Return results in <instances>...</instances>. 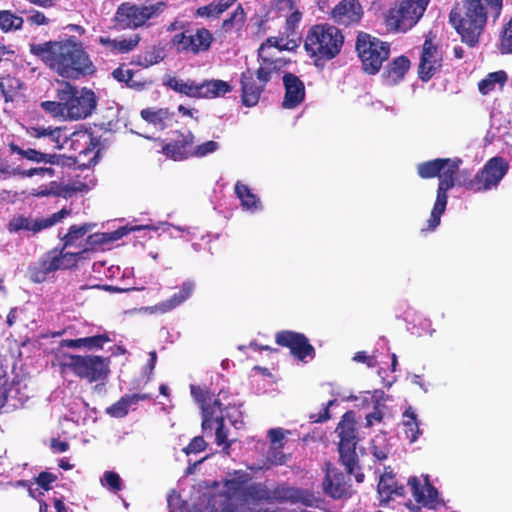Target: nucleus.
<instances>
[{
  "label": "nucleus",
  "mask_w": 512,
  "mask_h": 512,
  "mask_svg": "<svg viewBox=\"0 0 512 512\" xmlns=\"http://www.w3.org/2000/svg\"><path fill=\"white\" fill-rule=\"evenodd\" d=\"M275 341L278 345L289 348L292 355L300 361L306 362L307 358L314 357L315 349L302 333L290 330L280 331L275 335Z\"/></svg>",
  "instance_id": "obj_19"
},
{
  "label": "nucleus",
  "mask_w": 512,
  "mask_h": 512,
  "mask_svg": "<svg viewBox=\"0 0 512 512\" xmlns=\"http://www.w3.org/2000/svg\"><path fill=\"white\" fill-rule=\"evenodd\" d=\"M271 500L301 502L306 506H313L316 498L312 493L303 489L292 487H277L271 491Z\"/></svg>",
  "instance_id": "obj_28"
},
{
  "label": "nucleus",
  "mask_w": 512,
  "mask_h": 512,
  "mask_svg": "<svg viewBox=\"0 0 512 512\" xmlns=\"http://www.w3.org/2000/svg\"><path fill=\"white\" fill-rule=\"evenodd\" d=\"M232 90L231 86L223 80H206L199 83V98H216Z\"/></svg>",
  "instance_id": "obj_34"
},
{
  "label": "nucleus",
  "mask_w": 512,
  "mask_h": 512,
  "mask_svg": "<svg viewBox=\"0 0 512 512\" xmlns=\"http://www.w3.org/2000/svg\"><path fill=\"white\" fill-rule=\"evenodd\" d=\"M296 47V43L285 38L270 37L258 49V56L261 60L259 77L265 78L267 73H276L282 69L286 62L278 56L284 50L290 51Z\"/></svg>",
  "instance_id": "obj_11"
},
{
  "label": "nucleus",
  "mask_w": 512,
  "mask_h": 512,
  "mask_svg": "<svg viewBox=\"0 0 512 512\" xmlns=\"http://www.w3.org/2000/svg\"><path fill=\"white\" fill-rule=\"evenodd\" d=\"M56 480V476L52 473L42 472L37 478V483L44 490L50 489V484Z\"/></svg>",
  "instance_id": "obj_57"
},
{
  "label": "nucleus",
  "mask_w": 512,
  "mask_h": 512,
  "mask_svg": "<svg viewBox=\"0 0 512 512\" xmlns=\"http://www.w3.org/2000/svg\"><path fill=\"white\" fill-rule=\"evenodd\" d=\"M195 288V284L191 281H186L182 284L179 292L175 293L169 299L164 300L156 305L143 307L141 311L148 314H165L176 307L180 306L188 298L191 297Z\"/></svg>",
  "instance_id": "obj_22"
},
{
  "label": "nucleus",
  "mask_w": 512,
  "mask_h": 512,
  "mask_svg": "<svg viewBox=\"0 0 512 512\" xmlns=\"http://www.w3.org/2000/svg\"><path fill=\"white\" fill-rule=\"evenodd\" d=\"M191 394L193 398L200 404L202 410V429L205 433H211L215 428L216 443L225 445L224 451L229 454L230 443L227 442V431L225 430V418L229 419L231 424L236 427L237 420L233 419L230 409L226 408V414L222 408L221 399L215 397L207 391L196 386H191Z\"/></svg>",
  "instance_id": "obj_4"
},
{
  "label": "nucleus",
  "mask_w": 512,
  "mask_h": 512,
  "mask_svg": "<svg viewBox=\"0 0 512 512\" xmlns=\"http://www.w3.org/2000/svg\"><path fill=\"white\" fill-rule=\"evenodd\" d=\"M160 227L163 228L162 229L163 232H169L170 228H174V229H176L179 232L186 231V228L181 227V226H174L173 224L168 223V222H161V223H159L157 225H153V224L135 225V226L127 225V226H124V227H120L119 229L114 231L113 232V239H115V240L120 239L121 237L127 235L128 233L135 232V231H141V230L157 231V230L160 229Z\"/></svg>",
  "instance_id": "obj_35"
},
{
  "label": "nucleus",
  "mask_w": 512,
  "mask_h": 512,
  "mask_svg": "<svg viewBox=\"0 0 512 512\" xmlns=\"http://www.w3.org/2000/svg\"><path fill=\"white\" fill-rule=\"evenodd\" d=\"M23 18L11 12L10 10L0 11V29L5 32L20 30L23 25Z\"/></svg>",
  "instance_id": "obj_40"
},
{
  "label": "nucleus",
  "mask_w": 512,
  "mask_h": 512,
  "mask_svg": "<svg viewBox=\"0 0 512 512\" xmlns=\"http://www.w3.org/2000/svg\"><path fill=\"white\" fill-rule=\"evenodd\" d=\"M301 17L302 14L298 10L293 11L287 18V25L289 28L293 29L295 26H297L301 20Z\"/></svg>",
  "instance_id": "obj_64"
},
{
  "label": "nucleus",
  "mask_w": 512,
  "mask_h": 512,
  "mask_svg": "<svg viewBox=\"0 0 512 512\" xmlns=\"http://www.w3.org/2000/svg\"><path fill=\"white\" fill-rule=\"evenodd\" d=\"M378 494L382 503L388 502L392 496H403L404 487L397 486L394 477L390 472L385 471L381 476L378 483Z\"/></svg>",
  "instance_id": "obj_31"
},
{
  "label": "nucleus",
  "mask_w": 512,
  "mask_h": 512,
  "mask_svg": "<svg viewBox=\"0 0 512 512\" xmlns=\"http://www.w3.org/2000/svg\"><path fill=\"white\" fill-rule=\"evenodd\" d=\"M132 71L129 69H124L119 67L112 72V76L119 82H124L127 84L128 80H131Z\"/></svg>",
  "instance_id": "obj_59"
},
{
  "label": "nucleus",
  "mask_w": 512,
  "mask_h": 512,
  "mask_svg": "<svg viewBox=\"0 0 512 512\" xmlns=\"http://www.w3.org/2000/svg\"><path fill=\"white\" fill-rule=\"evenodd\" d=\"M164 84L169 87L170 89L184 94L188 97L192 98H199V83H196L195 81H184L182 79H179L177 77H168Z\"/></svg>",
  "instance_id": "obj_36"
},
{
  "label": "nucleus",
  "mask_w": 512,
  "mask_h": 512,
  "mask_svg": "<svg viewBox=\"0 0 512 512\" xmlns=\"http://www.w3.org/2000/svg\"><path fill=\"white\" fill-rule=\"evenodd\" d=\"M29 51L63 78L78 79L95 72L82 42L73 36L61 41L31 43Z\"/></svg>",
  "instance_id": "obj_1"
},
{
  "label": "nucleus",
  "mask_w": 512,
  "mask_h": 512,
  "mask_svg": "<svg viewBox=\"0 0 512 512\" xmlns=\"http://www.w3.org/2000/svg\"><path fill=\"white\" fill-rule=\"evenodd\" d=\"M13 391V385L8 384L6 370L0 361V408L8 398L13 397Z\"/></svg>",
  "instance_id": "obj_45"
},
{
  "label": "nucleus",
  "mask_w": 512,
  "mask_h": 512,
  "mask_svg": "<svg viewBox=\"0 0 512 512\" xmlns=\"http://www.w3.org/2000/svg\"><path fill=\"white\" fill-rule=\"evenodd\" d=\"M30 135L35 138H43L48 145L53 148L62 149L66 144L72 147L75 141L90 140V135L84 131H78L71 134L69 137L62 128L56 127H34L31 129Z\"/></svg>",
  "instance_id": "obj_18"
},
{
  "label": "nucleus",
  "mask_w": 512,
  "mask_h": 512,
  "mask_svg": "<svg viewBox=\"0 0 512 512\" xmlns=\"http://www.w3.org/2000/svg\"><path fill=\"white\" fill-rule=\"evenodd\" d=\"M205 447L206 443L204 439L201 436H197L190 442V444L186 448H184V452L186 454L199 453L203 451Z\"/></svg>",
  "instance_id": "obj_53"
},
{
  "label": "nucleus",
  "mask_w": 512,
  "mask_h": 512,
  "mask_svg": "<svg viewBox=\"0 0 512 512\" xmlns=\"http://www.w3.org/2000/svg\"><path fill=\"white\" fill-rule=\"evenodd\" d=\"M502 53H512V19L506 24L500 39Z\"/></svg>",
  "instance_id": "obj_47"
},
{
  "label": "nucleus",
  "mask_w": 512,
  "mask_h": 512,
  "mask_svg": "<svg viewBox=\"0 0 512 512\" xmlns=\"http://www.w3.org/2000/svg\"><path fill=\"white\" fill-rule=\"evenodd\" d=\"M234 192L240 200V206L243 211L255 214L263 210V204L260 197L246 184L237 181L234 187Z\"/></svg>",
  "instance_id": "obj_29"
},
{
  "label": "nucleus",
  "mask_w": 512,
  "mask_h": 512,
  "mask_svg": "<svg viewBox=\"0 0 512 512\" xmlns=\"http://www.w3.org/2000/svg\"><path fill=\"white\" fill-rule=\"evenodd\" d=\"M69 213L70 212L64 208L48 217L42 218H32L20 215L10 220L8 228L9 231L16 233L20 231L38 233L43 229L61 222L67 215H69Z\"/></svg>",
  "instance_id": "obj_17"
},
{
  "label": "nucleus",
  "mask_w": 512,
  "mask_h": 512,
  "mask_svg": "<svg viewBox=\"0 0 512 512\" xmlns=\"http://www.w3.org/2000/svg\"><path fill=\"white\" fill-rule=\"evenodd\" d=\"M251 476L238 470L209 495L211 512H243L248 503L271 500V490L262 483H251Z\"/></svg>",
  "instance_id": "obj_2"
},
{
  "label": "nucleus",
  "mask_w": 512,
  "mask_h": 512,
  "mask_svg": "<svg viewBox=\"0 0 512 512\" xmlns=\"http://www.w3.org/2000/svg\"><path fill=\"white\" fill-rule=\"evenodd\" d=\"M141 116L158 130H164L171 121V115L167 109H144L141 111Z\"/></svg>",
  "instance_id": "obj_37"
},
{
  "label": "nucleus",
  "mask_w": 512,
  "mask_h": 512,
  "mask_svg": "<svg viewBox=\"0 0 512 512\" xmlns=\"http://www.w3.org/2000/svg\"><path fill=\"white\" fill-rule=\"evenodd\" d=\"M442 52L430 41L423 44L422 54L419 64V77L423 81L430 80L435 72L441 67Z\"/></svg>",
  "instance_id": "obj_21"
},
{
  "label": "nucleus",
  "mask_w": 512,
  "mask_h": 512,
  "mask_svg": "<svg viewBox=\"0 0 512 512\" xmlns=\"http://www.w3.org/2000/svg\"><path fill=\"white\" fill-rule=\"evenodd\" d=\"M146 395L131 394L121 397L116 403L106 408V413L114 418L125 417L129 410L137 405L141 400H145Z\"/></svg>",
  "instance_id": "obj_32"
},
{
  "label": "nucleus",
  "mask_w": 512,
  "mask_h": 512,
  "mask_svg": "<svg viewBox=\"0 0 512 512\" xmlns=\"http://www.w3.org/2000/svg\"><path fill=\"white\" fill-rule=\"evenodd\" d=\"M508 169V162L500 156H495L486 162L473 179H469L468 173L462 171L459 185L474 192H485L496 188Z\"/></svg>",
  "instance_id": "obj_9"
},
{
  "label": "nucleus",
  "mask_w": 512,
  "mask_h": 512,
  "mask_svg": "<svg viewBox=\"0 0 512 512\" xmlns=\"http://www.w3.org/2000/svg\"><path fill=\"white\" fill-rule=\"evenodd\" d=\"M57 99V101H43L41 103V108L53 117H60L65 120L64 101L60 98Z\"/></svg>",
  "instance_id": "obj_46"
},
{
  "label": "nucleus",
  "mask_w": 512,
  "mask_h": 512,
  "mask_svg": "<svg viewBox=\"0 0 512 512\" xmlns=\"http://www.w3.org/2000/svg\"><path fill=\"white\" fill-rule=\"evenodd\" d=\"M14 174H18L22 177H33L35 175H41V176L48 175L49 177H52L54 175V169L44 168V167L31 168L28 170L17 169V170H14Z\"/></svg>",
  "instance_id": "obj_51"
},
{
  "label": "nucleus",
  "mask_w": 512,
  "mask_h": 512,
  "mask_svg": "<svg viewBox=\"0 0 512 512\" xmlns=\"http://www.w3.org/2000/svg\"><path fill=\"white\" fill-rule=\"evenodd\" d=\"M283 83L285 87L283 107L286 109H293L304 100V84L297 76L290 73L283 76Z\"/></svg>",
  "instance_id": "obj_24"
},
{
  "label": "nucleus",
  "mask_w": 512,
  "mask_h": 512,
  "mask_svg": "<svg viewBox=\"0 0 512 512\" xmlns=\"http://www.w3.org/2000/svg\"><path fill=\"white\" fill-rule=\"evenodd\" d=\"M282 447L272 446L268 452L267 459L273 465H281L285 462V455L281 451Z\"/></svg>",
  "instance_id": "obj_52"
},
{
  "label": "nucleus",
  "mask_w": 512,
  "mask_h": 512,
  "mask_svg": "<svg viewBox=\"0 0 512 512\" xmlns=\"http://www.w3.org/2000/svg\"><path fill=\"white\" fill-rule=\"evenodd\" d=\"M462 160L459 158H437L417 165L418 175L423 179L439 177L436 201L427 220L426 230L434 231L441 222V215L447 206V192L456 184L459 185L461 172H459Z\"/></svg>",
  "instance_id": "obj_3"
},
{
  "label": "nucleus",
  "mask_w": 512,
  "mask_h": 512,
  "mask_svg": "<svg viewBox=\"0 0 512 512\" xmlns=\"http://www.w3.org/2000/svg\"><path fill=\"white\" fill-rule=\"evenodd\" d=\"M274 6L282 12H290L294 9V0H274Z\"/></svg>",
  "instance_id": "obj_61"
},
{
  "label": "nucleus",
  "mask_w": 512,
  "mask_h": 512,
  "mask_svg": "<svg viewBox=\"0 0 512 512\" xmlns=\"http://www.w3.org/2000/svg\"><path fill=\"white\" fill-rule=\"evenodd\" d=\"M389 452L390 449L384 435L377 436L372 440L371 453L377 460L382 461L387 459Z\"/></svg>",
  "instance_id": "obj_44"
},
{
  "label": "nucleus",
  "mask_w": 512,
  "mask_h": 512,
  "mask_svg": "<svg viewBox=\"0 0 512 512\" xmlns=\"http://www.w3.org/2000/svg\"><path fill=\"white\" fill-rule=\"evenodd\" d=\"M27 21L35 25H46L48 24V19L46 16L40 11H34L30 16L27 17Z\"/></svg>",
  "instance_id": "obj_60"
},
{
  "label": "nucleus",
  "mask_w": 512,
  "mask_h": 512,
  "mask_svg": "<svg viewBox=\"0 0 512 512\" xmlns=\"http://www.w3.org/2000/svg\"><path fill=\"white\" fill-rule=\"evenodd\" d=\"M502 1L503 0H480L486 8L490 9V15L494 19H497L501 14Z\"/></svg>",
  "instance_id": "obj_55"
},
{
  "label": "nucleus",
  "mask_w": 512,
  "mask_h": 512,
  "mask_svg": "<svg viewBox=\"0 0 512 512\" xmlns=\"http://www.w3.org/2000/svg\"><path fill=\"white\" fill-rule=\"evenodd\" d=\"M219 149V144L215 141H207L196 147H192V156L204 157L216 152Z\"/></svg>",
  "instance_id": "obj_48"
},
{
  "label": "nucleus",
  "mask_w": 512,
  "mask_h": 512,
  "mask_svg": "<svg viewBox=\"0 0 512 512\" xmlns=\"http://www.w3.org/2000/svg\"><path fill=\"white\" fill-rule=\"evenodd\" d=\"M166 8L164 2L149 5L121 4L116 12V20L124 28H137L150 19L160 16Z\"/></svg>",
  "instance_id": "obj_12"
},
{
  "label": "nucleus",
  "mask_w": 512,
  "mask_h": 512,
  "mask_svg": "<svg viewBox=\"0 0 512 512\" xmlns=\"http://www.w3.org/2000/svg\"><path fill=\"white\" fill-rule=\"evenodd\" d=\"M402 425L404 426V432L406 438L414 443L417 441L422 431L419 427V420L415 409L412 406H408L402 414Z\"/></svg>",
  "instance_id": "obj_33"
},
{
  "label": "nucleus",
  "mask_w": 512,
  "mask_h": 512,
  "mask_svg": "<svg viewBox=\"0 0 512 512\" xmlns=\"http://www.w3.org/2000/svg\"><path fill=\"white\" fill-rule=\"evenodd\" d=\"M90 189V185L81 181L74 180L66 185V191L68 192H87Z\"/></svg>",
  "instance_id": "obj_58"
},
{
  "label": "nucleus",
  "mask_w": 512,
  "mask_h": 512,
  "mask_svg": "<svg viewBox=\"0 0 512 512\" xmlns=\"http://www.w3.org/2000/svg\"><path fill=\"white\" fill-rule=\"evenodd\" d=\"M197 15L199 17L207 18H218L220 16L215 3H210L209 5L199 7L197 9Z\"/></svg>",
  "instance_id": "obj_54"
},
{
  "label": "nucleus",
  "mask_w": 512,
  "mask_h": 512,
  "mask_svg": "<svg viewBox=\"0 0 512 512\" xmlns=\"http://www.w3.org/2000/svg\"><path fill=\"white\" fill-rule=\"evenodd\" d=\"M507 80L506 73L504 71H498L490 73L485 79L479 83V91L486 95L492 91L496 85H504Z\"/></svg>",
  "instance_id": "obj_42"
},
{
  "label": "nucleus",
  "mask_w": 512,
  "mask_h": 512,
  "mask_svg": "<svg viewBox=\"0 0 512 512\" xmlns=\"http://www.w3.org/2000/svg\"><path fill=\"white\" fill-rule=\"evenodd\" d=\"M78 254H80V251L61 253L60 255L47 254L29 269L30 279L35 283L45 281L50 273L73 266Z\"/></svg>",
  "instance_id": "obj_15"
},
{
  "label": "nucleus",
  "mask_w": 512,
  "mask_h": 512,
  "mask_svg": "<svg viewBox=\"0 0 512 512\" xmlns=\"http://www.w3.org/2000/svg\"><path fill=\"white\" fill-rule=\"evenodd\" d=\"M324 491L330 497L340 499L349 494V484L346 475L334 469H328L323 482Z\"/></svg>",
  "instance_id": "obj_27"
},
{
  "label": "nucleus",
  "mask_w": 512,
  "mask_h": 512,
  "mask_svg": "<svg viewBox=\"0 0 512 512\" xmlns=\"http://www.w3.org/2000/svg\"><path fill=\"white\" fill-rule=\"evenodd\" d=\"M356 51L362 61L364 71L368 74H376L382 63L389 57L390 44L367 33H359Z\"/></svg>",
  "instance_id": "obj_10"
},
{
  "label": "nucleus",
  "mask_w": 512,
  "mask_h": 512,
  "mask_svg": "<svg viewBox=\"0 0 512 512\" xmlns=\"http://www.w3.org/2000/svg\"><path fill=\"white\" fill-rule=\"evenodd\" d=\"M213 39V35L208 29L199 28L175 34L172 38V44L178 52L196 55L209 50Z\"/></svg>",
  "instance_id": "obj_16"
},
{
  "label": "nucleus",
  "mask_w": 512,
  "mask_h": 512,
  "mask_svg": "<svg viewBox=\"0 0 512 512\" xmlns=\"http://www.w3.org/2000/svg\"><path fill=\"white\" fill-rule=\"evenodd\" d=\"M12 151L21 155L23 158L27 160L36 162V163H50L55 164L58 161V156L55 154H47L37 151L35 149H22L16 145H11Z\"/></svg>",
  "instance_id": "obj_38"
},
{
  "label": "nucleus",
  "mask_w": 512,
  "mask_h": 512,
  "mask_svg": "<svg viewBox=\"0 0 512 512\" xmlns=\"http://www.w3.org/2000/svg\"><path fill=\"white\" fill-rule=\"evenodd\" d=\"M408 485L418 503L428 508H435L438 504V491L427 480L422 484L420 480L413 477L408 480Z\"/></svg>",
  "instance_id": "obj_25"
},
{
  "label": "nucleus",
  "mask_w": 512,
  "mask_h": 512,
  "mask_svg": "<svg viewBox=\"0 0 512 512\" xmlns=\"http://www.w3.org/2000/svg\"><path fill=\"white\" fill-rule=\"evenodd\" d=\"M57 98L64 101L65 120H80L90 116L96 108L97 100L93 91L77 88L69 83L57 91Z\"/></svg>",
  "instance_id": "obj_8"
},
{
  "label": "nucleus",
  "mask_w": 512,
  "mask_h": 512,
  "mask_svg": "<svg viewBox=\"0 0 512 512\" xmlns=\"http://www.w3.org/2000/svg\"><path fill=\"white\" fill-rule=\"evenodd\" d=\"M63 365L89 382L103 380L109 373L108 359L100 356H69V361Z\"/></svg>",
  "instance_id": "obj_13"
},
{
  "label": "nucleus",
  "mask_w": 512,
  "mask_h": 512,
  "mask_svg": "<svg viewBox=\"0 0 512 512\" xmlns=\"http://www.w3.org/2000/svg\"><path fill=\"white\" fill-rule=\"evenodd\" d=\"M268 437L272 446L282 447V441L285 437V432L281 428H273L268 431Z\"/></svg>",
  "instance_id": "obj_56"
},
{
  "label": "nucleus",
  "mask_w": 512,
  "mask_h": 512,
  "mask_svg": "<svg viewBox=\"0 0 512 512\" xmlns=\"http://www.w3.org/2000/svg\"><path fill=\"white\" fill-rule=\"evenodd\" d=\"M101 482L112 491H119L121 489V478L117 473L113 471H106L101 479Z\"/></svg>",
  "instance_id": "obj_50"
},
{
  "label": "nucleus",
  "mask_w": 512,
  "mask_h": 512,
  "mask_svg": "<svg viewBox=\"0 0 512 512\" xmlns=\"http://www.w3.org/2000/svg\"><path fill=\"white\" fill-rule=\"evenodd\" d=\"M339 441V454L347 472L353 475L358 483L364 479V474L360 472L356 454V423L353 412H346L336 428Z\"/></svg>",
  "instance_id": "obj_7"
},
{
  "label": "nucleus",
  "mask_w": 512,
  "mask_h": 512,
  "mask_svg": "<svg viewBox=\"0 0 512 512\" xmlns=\"http://www.w3.org/2000/svg\"><path fill=\"white\" fill-rule=\"evenodd\" d=\"M353 360L356 362L366 363L369 367H374L376 364L375 358L367 356L365 352H357L353 357Z\"/></svg>",
  "instance_id": "obj_63"
},
{
  "label": "nucleus",
  "mask_w": 512,
  "mask_h": 512,
  "mask_svg": "<svg viewBox=\"0 0 512 512\" xmlns=\"http://www.w3.org/2000/svg\"><path fill=\"white\" fill-rule=\"evenodd\" d=\"M193 142L194 135L190 131L179 133L176 138L163 147V153L175 161L185 160L192 156Z\"/></svg>",
  "instance_id": "obj_23"
},
{
  "label": "nucleus",
  "mask_w": 512,
  "mask_h": 512,
  "mask_svg": "<svg viewBox=\"0 0 512 512\" xmlns=\"http://www.w3.org/2000/svg\"><path fill=\"white\" fill-rule=\"evenodd\" d=\"M273 73H267V80L261 79L259 77V69L257 70V83L256 79L253 77V74L250 70L242 73L241 75V87H242V102L247 107L255 106L260 98V95L267 84V82L271 79Z\"/></svg>",
  "instance_id": "obj_20"
},
{
  "label": "nucleus",
  "mask_w": 512,
  "mask_h": 512,
  "mask_svg": "<svg viewBox=\"0 0 512 512\" xmlns=\"http://www.w3.org/2000/svg\"><path fill=\"white\" fill-rule=\"evenodd\" d=\"M489 15L490 9L480 0H463L459 11L451 12L450 21L461 35L462 41L473 47L478 43Z\"/></svg>",
  "instance_id": "obj_6"
},
{
  "label": "nucleus",
  "mask_w": 512,
  "mask_h": 512,
  "mask_svg": "<svg viewBox=\"0 0 512 512\" xmlns=\"http://www.w3.org/2000/svg\"><path fill=\"white\" fill-rule=\"evenodd\" d=\"M344 36L341 31L329 24L314 25L308 31L304 47L317 66L335 58L341 51Z\"/></svg>",
  "instance_id": "obj_5"
},
{
  "label": "nucleus",
  "mask_w": 512,
  "mask_h": 512,
  "mask_svg": "<svg viewBox=\"0 0 512 512\" xmlns=\"http://www.w3.org/2000/svg\"><path fill=\"white\" fill-rule=\"evenodd\" d=\"M89 229L90 226L87 224L71 226L69 231L62 238L64 246H77L78 240L82 239L89 232Z\"/></svg>",
  "instance_id": "obj_43"
},
{
  "label": "nucleus",
  "mask_w": 512,
  "mask_h": 512,
  "mask_svg": "<svg viewBox=\"0 0 512 512\" xmlns=\"http://www.w3.org/2000/svg\"><path fill=\"white\" fill-rule=\"evenodd\" d=\"M383 413L375 407V410L366 416V426L371 427L375 422H381Z\"/></svg>",
  "instance_id": "obj_62"
},
{
  "label": "nucleus",
  "mask_w": 512,
  "mask_h": 512,
  "mask_svg": "<svg viewBox=\"0 0 512 512\" xmlns=\"http://www.w3.org/2000/svg\"><path fill=\"white\" fill-rule=\"evenodd\" d=\"M109 341L106 335H95L91 337L81 338L82 349L93 350L103 346L105 342Z\"/></svg>",
  "instance_id": "obj_49"
},
{
  "label": "nucleus",
  "mask_w": 512,
  "mask_h": 512,
  "mask_svg": "<svg viewBox=\"0 0 512 512\" xmlns=\"http://www.w3.org/2000/svg\"><path fill=\"white\" fill-rule=\"evenodd\" d=\"M430 0H402L390 11L388 24L397 31L406 32L423 16Z\"/></svg>",
  "instance_id": "obj_14"
},
{
  "label": "nucleus",
  "mask_w": 512,
  "mask_h": 512,
  "mask_svg": "<svg viewBox=\"0 0 512 512\" xmlns=\"http://www.w3.org/2000/svg\"><path fill=\"white\" fill-rule=\"evenodd\" d=\"M100 43L104 46H107L112 51H118L120 53H127L133 50L137 44L139 39L135 38H119V39H110L109 37H100Z\"/></svg>",
  "instance_id": "obj_39"
},
{
  "label": "nucleus",
  "mask_w": 512,
  "mask_h": 512,
  "mask_svg": "<svg viewBox=\"0 0 512 512\" xmlns=\"http://www.w3.org/2000/svg\"><path fill=\"white\" fill-rule=\"evenodd\" d=\"M410 67V61L405 56H399L389 63L384 72L383 78L386 84L395 85L399 83Z\"/></svg>",
  "instance_id": "obj_30"
},
{
  "label": "nucleus",
  "mask_w": 512,
  "mask_h": 512,
  "mask_svg": "<svg viewBox=\"0 0 512 512\" xmlns=\"http://www.w3.org/2000/svg\"><path fill=\"white\" fill-rule=\"evenodd\" d=\"M333 20L340 25L356 23L361 18V7L357 0H342L332 10Z\"/></svg>",
  "instance_id": "obj_26"
},
{
  "label": "nucleus",
  "mask_w": 512,
  "mask_h": 512,
  "mask_svg": "<svg viewBox=\"0 0 512 512\" xmlns=\"http://www.w3.org/2000/svg\"><path fill=\"white\" fill-rule=\"evenodd\" d=\"M163 59V51L160 48L152 47L138 55L133 62L139 66L148 68L152 65L158 64Z\"/></svg>",
  "instance_id": "obj_41"
}]
</instances>
